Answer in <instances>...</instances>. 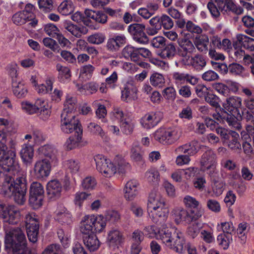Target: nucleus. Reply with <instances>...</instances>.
I'll return each mask as SVG.
<instances>
[{"label": "nucleus", "mask_w": 254, "mask_h": 254, "mask_svg": "<svg viewBox=\"0 0 254 254\" xmlns=\"http://www.w3.org/2000/svg\"><path fill=\"white\" fill-rule=\"evenodd\" d=\"M66 166L68 170L72 175H77L79 170V162L74 160H69L66 162Z\"/></svg>", "instance_id": "58"}, {"label": "nucleus", "mask_w": 254, "mask_h": 254, "mask_svg": "<svg viewBox=\"0 0 254 254\" xmlns=\"http://www.w3.org/2000/svg\"><path fill=\"white\" fill-rule=\"evenodd\" d=\"M120 124L123 133L128 135L132 132L135 126V121L130 116L127 115Z\"/></svg>", "instance_id": "34"}, {"label": "nucleus", "mask_w": 254, "mask_h": 254, "mask_svg": "<svg viewBox=\"0 0 254 254\" xmlns=\"http://www.w3.org/2000/svg\"><path fill=\"white\" fill-rule=\"evenodd\" d=\"M62 190V187L60 182L57 180L50 181L47 185V194L50 198H59Z\"/></svg>", "instance_id": "25"}, {"label": "nucleus", "mask_w": 254, "mask_h": 254, "mask_svg": "<svg viewBox=\"0 0 254 254\" xmlns=\"http://www.w3.org/2000/svg\"><path fill=\"white\" fill-rule=\"evenodd\" d=\"M250 229L249 225L246 222H242L239 224L237 228V234L240 243L244 244L247 241V235Z\"/></svg>", "instance_id": "42"}, {"label": "nucleus", "mask_w": 254, "mask_h": 254, "mask_svg": "<svg viewBox=\"0 0 254 254\" xmlns=\"http://www.w3.org/2000/svg\"><path fill=\"white\" fill-rule=\"evenodd\" d=\"M88 128L89 131L92 134L99 136L104 142H108L110 137L108 136L102 128L98 124L95 123H90L88 124Z\"/></svg>", "instance_id": "32"}, {"label": "nucleus", "mask_w": 254, "mask_h": 254, "mask_svg": "<svg viewBox=\"0 0 254 254\" xmlns=\"http://www.w3.org/2000/svg\"><path fill=\"white\" fill-rule=\"evenodd\" d=\"M96 185V181L94 178L88 177L82 182V187L85 190H92Z\"/></svg>", "instance_id": "63"}, {"label": "nucleus", "mask_w": 254, "mask_h": 254, "mask_svg": "<svg viewBox=\"0 0 254 254\" xmlns=\"http://www.w3.org/2000/svg\"><path fill=\"white\" fill-rule=\"evenodd\" d=\"M64 27L68 32L74 36L79 38L82 35L85 34L87 32V29L83 27H79L73 24L69 21H65L64 23Z\"/></svg>", "instance_id": "28"}, {"label": "nucleus", "mask_w": 254, "mask_h": 254, "mask_svg": "<svg viewBox=\"0 0 254 254\" xmlns=\"http://www.w3.org/2000/svg\"><path fill=\"white\" fill-rule=\"evenodd\" d=\"M55 218L62 224H70L72 222V216L66 209L62 204L57 206L55 211Z\"/></svg>", "instance_id": "22"}, {"label": "nucleus", "mask_w": 254, "mask_h": 254, "mask_svg": "<svg viewBox=\"0 0 254 254\" xmlns=\"http://www.w3.org/2000/svg\"><path fill=\"white\" fill-rule=\"evenodd\" d=\"M201 148V145L197 141L180 145L175 150L176 154H179L175 160V163L178 166L189 165L190 156L195 154Z\"/></svg>", "instance_id": "5"}, {"label": "nucleus", "mask_w": 254, "mask_h": 254, "mask_svg": "<svg viewBox=\"0 0 254 254\" xmlns=\"http://www.w3.org/2000/svg\"><path fill=\"white\" fill-rule=\"evenodd\" d=\"M123 234L118 229H113L109 231L107 237V242L110 246H116L120 245L124 241Z\"/></svg>", "instance_id": "27"}, {"label": "nucleus", "mask_w": 254, "mask_h": 254, "mask_svg": "<svg viewBox=\"0 0 254 254\" xmlns=\"http://www.w3.org/2000/svg\"><path fill=\"white\" fill-rule=\"evenodd\" d=\"M127 115V114H124L122 110L119 108L114 109L110 114V119L112 121H117L120 123Z\"/></svg>", "instance_id": "53"}, {"label": "nucleus", "mask_w": 254, "mask_h": 254, "mask_svg": "<svg viewBox=\"0 0 254 254\" xmlns=\"http://www.w3.org/2000/svg\"><path fill=\"white\" fill-rule=\"evenodd\" d=\"M221 2V0H209L208 1L207 7L212 16L218 17L220 14V10H221V11L226 10L220 9V4Z\"/></svg>", "instance_id": "41"}, {"label": "nucleus", "mask_w": 254, "mask_h": 254, "mask_svg": "<svg viewBox=\"0 0 254 254\" xmlns=\"http://www.w3.org/2000/svg\"><path fill=\"white\" fill-rule=\"evenodd\" d=\"M144 239L143 233L138 230L133 232L131 236V254H139L141 250L140 244Z\"/></svg>", "instance_id": "23"}, {"label": "nucleus", "mask_w": 254, "mask_h": 254, "mask_svg": "<svg viewBox=\"0 0 254 254\" xmlns=\"http://www.w3.org/2000/svg\"><path fill=\"white\" fill-rule=\"evenodd\" d=\"M35 107L37 108V112L40 113L41 118L47 119L50 115L51 107L48 102L42 99H37L35 102Z\"/></svg>", "instance_id": "30"}, {"label": "nucleus", "mask_w": 254, "mask_h": 254, "mask_svg": "<svg viewBox=\"0 0 254 254\" xmlns=\"http://www.w3.org/2000/svg\"><path fill=\"white\" fill-rule=\"evenodd\" d=\"M21 108L26 113L33 114L37 113V108L35 107V103L32 104L28 101H25L21 103Z\"/></svg>", "instance_id": "60"}, {"label": "nucleus", "mask_w": 254, "mask_h": 254, "mask_svg": "<svg viewBox=\"0 0 254 254\" xmlns=\"http://www.w3.org/2000/svg\"><path fill=\"white\" fill-rule=\"evenodd\" d=\"M216 229L219 232H223V234H231L235 230V227L231 221L223 222L218 223Z\"/></svg>", "instance_id": "47"}, {"label": "nucleus", "mask_w": 254, "mask_h": 254, "mask_svg": "<svg viewBox=\"0 0 254 254\" xmlns=\"http://www.w3.org/2000/svg\"><path fill=\"white\" fill-rule=\"evenodd\" d=\"M94 69L95 67L90 64L83 66L80 68L79 76L83 79H88L92 76Z\"/></svg>", "instance_id": "50"}, {"label": "nucleus", "mask_w": 254, "mask_h": 254, "mask_svg": "<svg viewBox=\"0 0 254 254\" xmlns=\"http://www.w3.org/2000/svg\"><path fill=\"white\" fill-rule=\"evenodd\" d=\"M5 137L4 132L0 131V194L12 196L16 203L22 205L26 200V179L23 176L13 179V176L19 172L20 166L15 151L8 149L2 142Z\"/></svg>", "instance_id": "1"}, {"label": "nucleus", "mask_w": 254, "mask_h": 254, "mask_svg": "<svg viewBox=\"0 0 254 254\" xmlns=\"http://www.w3.org/2000/svg\"><path fill=\"white\" fill-rule=\"evenodd\" d=\"M76 108V99L75 98L67 95L64 104V108L62 112H65L66 114H74V111Z\"/></svg>", "instance_id": "40"}, {"label": "nucleus", "mask_w": 254, "mask_h": 254, "mask_svg": "<svg viewBox=\"0 0 254 254\" xmlns=\"http://www.w3.org/2000/svg\"><path fill=\"white\" fill-rule=\"evenodd\" d=\"M52 164L47 158L39 159L35 162L31 174L38 179L47 178L50 175Z\"/></svg>", "instance_id": "11"}, {"label": "nucleus", "mask_w": 254, "mask_h": 254, "mask_svg": "<svg viewBox=\"0 0 254 254\" xmlns=\"http://www.w3.org/2000/svg\"><path fill=\"white\" fill-rule=\"evenodd\" d=\"M130 157L131 160L138 162L142 160V152L141 148L137 141H134L130 148Z\"/></svg>", "instance_id": "39"}, {"label": "nucleus", "mask_w": 254, "mask_h": 254, "mask_svg": "<svg viewBox=\"0 0 254 254\" xmlns=\"http://www.w3.org/2000/svg\"><path fill=\"white\" fill-rule=\"evenodd\" d=\"M229 70L234 75L244 76L245 75V68L241 64L237 63H232L229 65Z\"/></svg>", "instance_id": "55"}, {"label": "nucleus", "mask_w": 254, "mask_h": 254, "mask_svg": "<svg viewBox=\"0 0 254 254\" xmlns=\"http://www.w3.org/2000/svg\"><path fill=\"white\" fill-rule=\"evenodd\" d=\"M229 134L232 138L228 144L229 147L232 150L240 149L241 145L239 141V134L234 131H230Z\"/></svg>", "instance_id": "48"}, {"label": "nucleus", "mask_w": 254, "mask_h": 254, "mask_svg": "<svg viewBox=\"0 0 254 254\" xmlns=\"http://www.w3.org/2000/svg\"><path fill=\"white\" fill-rule=\"evenodd\" d=\"M20 217V211L16 206L9 205L4 208L0 201V217L3 219L4 223L9 224H17Z\"/></svg>", "instance_id": "9"}, {"label": "nucleus", "mask_w": 254, "mask_h": 254, "mask_svg": "<svg viewBox=\"0 0 254 254\" xmlns=\"http://www.w3.org/2000/svg\"><path fill=\"white\" fill-rule=\"evenodd\" d=\"M145 26L142 23H135L129 25L127 31L132 36L133 40L136 42L146 44L148 43L149 39L144 32Z\"/></svg>", "instance_id": "13"}, {"label": "nucleus", "mask_w": 254, "mask_h": 254, "mask_svg": "<svg viewBox=\"0 0 254 254\" xmlns=\"http://www.w3.org/2000/svg\"><path fill=\"white\" fill-rule=\"evenodd\" d=\"M172 83L177 88L187 83L195 85L197 84L198 78L186 72L174 71L172 74Z\"/></svg>", "instance_id": "14"}, {"label": "nucleus", "mask_w": 254, "mask_h": 254, "mask_svg": "<svg viewBox=\"0 0 254 254\" xmlns=\"http://www.w3.org/2000/svg\"><path fill=\"white\" fill-rule=\"evenodd\" d=\"M44 188L39 182H33L30 188L29 203L34 209L39 208L43 204Z\"/></svg>", "instance_id": "8"}, {"label": "nucleus", "mask_w": 254, "mask_h": 254, "mask_svg": "<svg viewBox=\"0 0 254 254\" xmlns=\"http://www.w3.org/2000/svg\"><path fill=\"white\" fill-rule=\"evenodd\" d=\"M212 87L218 93L225 96H227L229 93V89L226 84L221 82L214 83L212 84Z\"/></svg>", "instance_id": "61"}, {"label": "nucleus", "mask_w": 254, "mask_h": 254, "mask_svg": "<svg viewBox=\"0 0 254 254\" xmlns=\"http://www.w3.org/2000/svg\"><path fill=\"white\" fill-rule=\"evenodd\" d=\"M121 92V98L124 101L128 102L137 98V89L131 80L124 84Z\"/></svg>", "instance_id": "17"}, {"label": "nucleus", "mask_w": 254, "mask_h": 254, "mask_svg": "<svg viewBox=\"0 0 254 254\" xmlns=\"http://www.w3.org/2000/svg\"><path fill=\"white\" fill-rule=\"evenodd\" d=\"M78 128H82L74 114H66L65 112L62 113L61 129L63 132L70 133L75 131L76 132Z\"/></svg>", "instance_id": "10"}, {"label": "nucleus", "mask_w": 254, "mask_h": 254, "mask_svg": "<svg viewBox=\"0 0 254 254\" xmlns=\"http://www.w3.org/2000/svg\"><path fill=\"white\" fill-rule=\"evenodd\" d=\"M183 202L185 206L190 208H197L199 206V202L194 197L190 195L184 197Z\"/></svg>", "instance_id": "57"}, {"label": "nucleus", "mask_w": 254, "mask_h": 254, "mask_svg": "<svg viewBox=\"0 0 254 254\" xmlns=\"http://www.w3.org/2000/svg\"><path fill=\"white\" fill-rule=\"evenodd\" d=\"M39 154L44 156L49 161L53 163L57 161L58 150L52 145L47 144L40 147L38 149Z\"/></svg>", "instance_id": "21"}, {"label": "nucleus", "mask_w": 254, "mask_h": 254, "mask_svg": "<svg viewBox=\"0 0 254 254\" xmlns=\"http://www.w3.org/2000/svg\"><path fill=\"white\" fill-rule=\"evenodd\" d=\"M80 231L83 234L100 233L105 228V218L101 215H91L84 216L80 222Z\"/></svg>", "instance_id": "4"}, {"label": "nucleus", "mask_w": 254, "mask_h": 254, "mask_svg": "<svg viewBox=\"0 0 254 254\" xmlns=\"http://www.w3.org/2000/svg\"><path fill=\"white\" fill-rule=\"evenodd\" d=\"M75 6L71 0H64L58 7V11L63 15H68L74 10Z\"/></svg>", "instance_id": "38"}, {"label": "nucleus", "mask_w": 254, "mask_h": 254, "mask_svg": "<svg viewBox=\"0 0 254 254\" xmlns=\"http://www.w3.org/2000/svg\"><path fill=\"white\" fill-rule=\"evenodd\" d=\"M42 254H62V251L59 245L52 244L48 246Z\"/></svg>", "instance_id": "64"}, {"label": "nucleus", "mask_w": 254, "mask_h": 254, "mask_svg": "<svg viewBox=\"0 0 254 254\" xmlns=\"http://www.w3.org/2000/svg\"><path fill=\"white\" fill-rule=\"evenodd\" d=\"M218 243L223 249H227L232 241L231 236L225 234H219L217 238Z\"/></svg>", "instance_id": "49"}, {"label": "nucleus", "mask_w": 254, "mask_h": 254, "mask_svg": "<svg viewBox=\"0 0 254 254\" xmlns=\"http://www.w3.org/2000/svg\"><path fill=\"white\" fill-rule=\"evenodd\" d=\"M185 64L191 65L197 70L202 69L206 64L204 58L200 55L196 54L194 57L185 60Z\"/></svg>", "instance_id": "31"}, {"label": "nucleus", "mask_w": 254, "mask_h": 254, "mask_svg": "<svg viewBox=\"0 0 254 254\" xmlns=\"http://www.w3.org/2000/svg\"><path fill=\"white\" fill-rule=\"evenodd\" d=\"M106 37L104 34L97 33L89 36L87 38V41L89 43L99 45L103 43Z\"/></svg>", "instance_id": "56"}, {"label": "nucleus", "mask_w": 254, "mask_h": 254, "mask_svg": "<svg viewBox=\"0 0 254 254\" xmlns=\"http://www.w3.org/2000/svg\"><path fill=\"white\" fill-rule=\"evenodd\" d=\"M82 129L78 128L74 135L70 136L64 143V147L67 150H71L77 147L85 145L87 142L82 139Z\"/></svg>", "instance_id": "18"}, {"label": "nucleus", "mask_w": 254, "mask_h": 254, "mask_svg": "<svg viewBox=\"0 0 254 254\" xmlns=\"http://www.w3.org/2000/svg\"><path fill=\"white\" fill-rule=\"evenodd\" d=\"M12 88L13 94L17 98H22L26 96L28 90L25 85L20 81L12 79Z\"/></svg>", "instance_id": "37"}, {"label": "nucleus", "mask_w": 254, "mask_h": 254, "mask_svg": "<svg viewBox=\"0 0 254 254\" xmlns=\"http://www.w3.org/2000/svg\"><path fill=\"white\" fill-rule=\"evenodd\" d=\"M177 52L176 47L173 43L167 45L162 50L160 54V56L163 59H172L176 55Z\"/></svg>", "instance_id": "43"}, {"label": "nucleus", "mask_w": 254, "mask_h": 254, "mask_svg": "<svg viewBox=\"0 0 254 254\" xmlns=\"http://www.w3.org/2000/svg\"><path fill=\"white\" fill-rule=\"evenodd\" d=\"M237 42L233 44L235 47L237 43L241 45L245 49L254 52V39L244 34H238L236 36Z\"/></svg>", "instance_id": "29"}, {"label": "nucleus", "mask_w": 254, "mask_h": 254, "mask_svg": "<svg viewBox=\"0 0 254 254\" xmlns=\"http://www.w3.org/2000/svg\"><path fill=\"white\" fill-rule=\"evenodd\" d=\"M208 43L209 38L205 35L196 36L194 41V45L197 50L203 53H206L208 51Z\"/></svg>", "instance_id": "33"}, {"label": "nucleus", "mask_w": 254, "mask_h": 254, "mask_svg": "<svg viewBox=\"0 0 254 254\" xmlns=\"http://www.w3.org/2000/svg\"><path fill=\"white\" fill-rule=\"evenodd\" d=\"M150 82L154 87H162L165 84V79L162 74L154 72L150 77Z\"/></svg>", "instance_id": "46"}, {"label": "nucleus", "mask_w": 254, "mask_h": 254, "mask_svg": "<svg viewBox=\"0 0 254 254\" xmlns=\"http://www.w3.org/2000/svg\"><path fill=\"white\" fill-rule=\"evenodd\" d=\"M178 43L180 48L179 55L184 58V61L187 59H190V55L195 51L194 44L187 38L179 39Z\"/></svg>", "instance_id": "16"}, {"label": "nucleus", "mask_w": 254, "mask_h": 254, "mask_svg": "<svg viewBox=\"0 0 254 254\" xmlns=\"http://www.w3.org/2000/svg\"><path fill=\"white\" fill-rule=\"evenodd\" d=\"M44 30L47 35L54 38L60 32L59 29L55 24L51 23L46 25Z\"/></svg>", "instance_id": "59"}, {"label": "nucleus", "mask_w": 254, "mask_h": 254, "mask_svg": "<svg viewBox=\"0 0 254 254\" xmlns=\"http://www.w3.org/2000/svg\"><path fill=\"white\" fill-rule=\"evenodd\" d=\"M182 135V131L178 127H160L153 133V136L156 141L165 145H171L176 143Z\"/></svg>", "instance_id": "6"}, {"label": "nucleus", "mask_w": 254, "mask_h": 254, "mask_svg": "<svg viewBox=\"0 0 254 254\" xmlns=\"http://www.w3.org/2000/svg\"><path fill=\"white\" fill-rule=\"evenodd\" d=\"M20 154L23 162L31 163L34 156L33 145L24 143L22 146Z\"/></svg>", "instance_id": "35"}, {"label": "nucleus", "mask_w": 254, "mask_h": 254, "mask_svg": "<svg viewBox=\"0 0 254 254\" xmlns=\"http://www.w3.org/2000/svg\"><path fill=\"white\" fill-rule=\"evenodd\" d=\"M163 118V112L158 111L152 112L144 116L140 120L143 127L150 129L156 126Z\"/></svg>", "instance_id": "15"}, {"label": "nucleus", "mask_w": 254, "mask_h": 254, "mask_svg": "<svg viewBox=\"0 0 254 254\" xmlns=\"http://www.w3.org/2000/svg\"><path fill=\"white\" fill-rule=\"evenodd\" d=\"M201 169L207 172L211 177H214L218 173L216 169L217 165V157L211 149L207 150L202 155L200 160Z\"/></svg>", "instance_id": "7"}, {"label": "nucleus", "mask_w": 254, "mask_h": 254, "mask_svg": "<svg viewBox=\"0 0 254 254\" xmlns=\"http://www.w3.org/2000/svg\"><path fill=\"white\" fill-rule=\"evenodd\" d=\"M83 243L85 247L90 251L97 250L100 246V243L97 237L94 233L85 234Z\"/></svg>", "instance_id": "26"}, {"label": "nucleus", "mask_w": 254, "mask_h": 254, "mask_svg": "<svg viewBox=\"0 0 254 254\" xmlns=\"http://www.w3.org/2000/svg\"><path fill=\"white\" fill-rule=\"evenodd\" d=\"M145 179L149 183L157 182L159 180L158 171L155 168L149 169L145 174Z\"/></svg>", "instance_id": "52"}, {"label": "nucleus", "mask_w": 254, "mask_h": 254, "mask_svg": "<svg viewBox=\"0 0 254 254\" xmlns=\"http://www.w3.org/2000/svg\"><path fill=\"white\" fill-rule=\"evenodd\" d=\"M53 81L52 78L47 77L46 84H41L35 87V90L39 94H45L51 92L53 88Z\"/></svg>", "instance_id": "44"}, {"label": "nucleus", "mask_w": 254, "mask_h": 254, "mask_svg": "<svg viewBox=\"0 0 254 254\" xmlns=\"http://www.w3.org/2000/svg\"><path fill=\"white\" fill-rule=\"evenodd\" d=\"M164 98L168 100L174 101L176 97V91L173 86L168 87L163 91Z\"/></svg>", "instance_id": "62"}, {"label": "nucleus", "mask_w": 254, "mask_h": 254, "mask_svg": "<svg viewBox=\"0 0 254 254\" xmlns=\"http://www.w3.org/2000/svg\"><path fill=\"white\" fill-rule=\"evenodd\" d=\"M97 170L104 177L111 178L117 172L124 173L130 169V164L121 155H117L111 160L102 154L94 156Z\"/></svg>", "instance_id": "3"}, {"label": "nucleus", "mask_w": 254, "mask_h": 254, "mask_svg": "<svg viewBox=\"0 0 254 254\" xmlns=\"http://www.w3.org/2000/svg\"><path fill=\"white\" fill-rule=\"evenodd\" d=\"M57 70L59 71V78L63 82H65L70 79L71 73L70 69L66 66H62L58 64L56 65Z\"/></svg>", "instance_id": "45"}, {"label": "nucleus", "mask_w": 254, "mask_h": 254, "mask_svg": "<svg viewBox=\"0 0 254 254\" xmlns=\"http://www.w3.org/2000/svg\"><path fill=\"white\" fill-rule=\"evenodd\" d=\"M138 182L135 180L128 181L124 189V197L127 200L131 201L134 199L138 193Z\"/></svg>", "instance_id": "24"}, {"label": "nucleus", "mask_w": 254, "mask_h": 254, "mask_svg": "<svg viewBox=\"0 0 254 254\" xmlns=\"http://www.w3.org/2000/svg\"><path fill=\"white\" fill-rule=\"evenodd\" d=\"M22 11L15 13L12 16V21L16 25H22L29 20L28 16Z\"/></svg>", "instance_id": "51"}, {"label": "nucleus", "mask_w": 254, "mask_h": 254, "mask_svg": "<svg viewBox=\"0 0 254 254\" xmlns=\"http://www.w3.org/2000/svg\"><path fill=\"white\" fill-rule=\"evenodd\" d=\"M169 208L165 198L159 193H151L148 198V213L153 223L160 227L156 234V238L161 241L164 247L176 253L184 251L185 238L184 234L175 229L173 233L165 224L169 214Z\"/></svg>", "instance_id": "2"}, {"label": "nucleus", "mask_w": 254, "mask_h": 254, "mask_svg": "<svg viewBox=\"0 0 254 254\" xmlns=\"http://www.w3.org/2000/svg\"><path fill=\"white\" fill-rule=\"evenodd\" d=\"M85 14L87 18H91L96 22L105 24L107 21V16L106 14L101 11H95L90 9L85 10Z\"/></svg>", "instance_id": "36"}, {"label": "nucleus", "mask_w": 254, "mask_h": 254, "mask_svg": "<svg viewBox=\"0 0 254 254\" xmlns=\"http://www.w3.org/2000/svg\"><path fill=\"white\" fill-rule=\"evenodd\" d=\"M26 227L29 240L35 243L38 240L39 223L34 213H28L25 217Z\"/></svg>", "instance_id": "12"}, {"label": "nucleus", "mask_w": 254, "mask_h": 254, "mask_svg": "<svg viewBox=\"0 0 254 254\" xmlns=\"http://www.w3.org/2000/svg\"><path fill=\"white\" fill-rule=\"evenodd\" d=\"M171 216L177 224H187L191 221L188 212L182 207H176L171 211Z\"/></svg>", "instance_id": "20"}, {"label": "nucleus", "mask_w": 254, "mask_h": 254, "mask_svg": "<svg viewBox=\"0 0 254 254\" xmlns=\"http://www.w3.org/2000/svg\"><path fill=\"white\" fill-rule=\"evenodd\" d=\"M223 107L232 114H239L242 107V99L237 96L232 95L228 97L223 104Z\"/></svg>", "instance_id": "19"}, {"label": "nucleus", "mask_w": 254, "mask_h": 254, "mask_svg": "<svg viewBox=\"0 0 254 254\" xmlns=\"http://www.w3.org/2000/svg\"><path fill=\"white\" fill-rule=\"evenodd\" d=\"M201 224L198 222H193L188 229V234L192 238L196 237L199 233Z\"/></svg>", "instance_id": "54"}]
</instances>
